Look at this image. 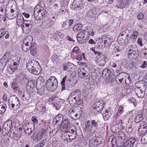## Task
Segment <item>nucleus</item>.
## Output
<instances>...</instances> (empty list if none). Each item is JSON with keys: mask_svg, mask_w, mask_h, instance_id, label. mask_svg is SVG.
I'll return each instance as SVG.
<instances>
[{"mask_svg": "<svg viewBox=\"0 0 147 147\" xmlns=\"http://www.w3.org/2000/svg\"><path fill=\"white\" fill-rule=\"evenodd\" d=\"M32 121L33 122L34 128V125L38 123V121L36 119V117L33 116L31 119Z\"/></svg>", "mask_w": 147, "mask_h": 147, "instance_id": "4d7b16f0", "label": "nucleus"}, {"mask_svg": "<svg viewBox=\"0 0 147 147\" xmlns=\"http://www.w3.org/2000/svg\"><path fill=\"white\" fill-rule=\"evenodd\" d=\"M123 123L122 121L118 118L116 119L115 124L113 127L112 131L117 135V136L121 139H125L124 134L121 131V129L124 130L125 127L123 125Z\"/></svg>", "mask_w": 147, "mask_h": 147, "instance_id": "f03ea898", "label": "nucleus"}, {"mask_svg": "<svg viewBox=\"0 0 147 147\" xmlns=\"http://www.w3.org/2000/svg\"><path fill=\"white\" fill-rule=\"evenodd\" d=\"M82 28V24H77L74 26L73 28V30L74 31L78 32L80 31Z\"/></svg>", "mask_w": 147, "mask_h": 147, "instance_id": "79ce46f5", "label": "nucleus"}, {"mask_svg": "<svg viewBox=\"0 0 147 147\" xmlns=\"http://www.w3.org/2000/svg\"><path fill=\"white\" fill-rule=\"evenodd\" d=\"M81 2V0H75L73 1V3L72 4L73 6L74 7V8H77L78 7H81L82 4L80 3Z\"/></svg>", "mask_w": 147, "mask_h": 147, "instance_id": "72a5a7b5", "label": "nucleus"}, {"mask_svg": "<svg viewBox=\"0 0 147 147\" xmlns=\"http://www.w3.org/2000/svg\"><path fill=\"white\" fill-rule=\"evenodd\" d=\"M70 76L69 75H65L62 79L61 82V91H63L65 89V85L69 88L74 86L72 81L71 80Z\"/></svg>", "mask_w": 147, "mask_h": 147, "instance_id": "1a4fd4ad", "label": "nucleus"}, {"mask_svg": "<svg viewBox=\"0 0 147 147\" xmlns=\"http://www.w3.org/2000/svg\"><path fill=\"white\" fill-rule=\"evenodd\" d=\"M20 60L18 56L12 55L10 57L9 54H6L4 55L2 57L0 62V71H2L6 65H16L18 61Z\"/></svg>", "mask_w": 147, "mask_h": 147, "instance_id": "f257e3e1", "label": "nucleus"}, {"mask_svg": "<svg viewBox=\"0 0 147 147\" xmlns=\"http://www.w3.org/2000/svg\"><path fill=\"white\" fill-rule=\"evenodd\" d=\"M16 22L17 25L19 27L22 26L24 23V21L22 15L18 14L17 16Z\"/></svg>", "mask_w": 147, "mask_h": 147, "instance_id": "393cba45", "label": "nucleus"}, {"mask_svg": "<svg viewBox=\"0 0 147 147\" xmlns=\"http://www.w3.org/2000/svg\"><path fill=\"white\" fill-rule=\"evenodd\" d=\"M44 5L42 2H40L34 9V16L36 20H40L45 15Z\"/></svg>", "mask_w": 147, "mask_h": 147, "instance_id": "7ed1b4c3", "label": "nucleus"}, {"mask_svg": "<svg viewBox=\"0 0 147 147\" xmlns=\"http://www.w3.org/2000/svg\"><path fill=\"white\" fill-rule=\"evenodd\" d=\"M13 138L15 140H18L20 138L21 134H20L13 133Z\"/></svg>", "mask_w": 147, "mask_h": 147, "instance_id": "09e8293b", "label": "nucleus"}, {"mask_svg": "<svg viewBox=\"0 0 147 147\" xmlns=\"http://www.w3.org/2000/svg\"><path fill=\"white\" fill-rule=\"evenodd\" d=\"M136 51H134V48L133 47L132 45H131L126 50V53L128 54H129V53H134Z\"/></svg>", "mask_w": 147, "mask_h": 147, "instance_id": "49530a36", "label": "nucleus"}, {"mask_svg": "<svg viewBox=\"0 0 147 147\" xmlns=\"http://www.w3.org/2000/svg\"><path fill=\"white\" fill-rule=\"evenodd\" d=\"M140 127H143V129L147 130V124L145 121H143L140 124Z\"/></svg>", "mask_w": 147, "mask_h": 147, "instance_id": "e2e57ef3", "label": "nucleus"}, {"mask_svg": "<svg viewBox=\"0 0 147 147\" xmlns=\"http://www.w3.org/2000/svg\"><path fill=\"white\" fill-rule=\"evenodd\" d=\"M58 98V97L55 96H52L48 100V104L50 105H53L54 103L57 102Z\"/></svg>", "mask_w": 147, "mask_h": 147, "instance_id": "c9c22d12", "label": "nucleus"}, {"mask_svg": "<svg viewBox=\"0 0 147 147\" xmlns=\"http://www.w3.org/2000/svg\"><path fill=\"white\" fill-rule=\"evenodd\" d=\"M44 81L43 78L42 77H39L37 79V85L36 86H39L40 88L44 87L43 84L42 82Z\"/></svg>", "mask_w": 147, "mask_h": 147, "instance_id": "f704fd0d", "label": "nucleus"}, {"mask_svg": "<svg viewBox=\"0 0 147 147\" xmlns=\"http://www.w3.org/2000/svg\"><path fill=\"white\" fill-rule=\"evenodd\" d=\"M126 76V73L124 72L120 73L116 77V81L119 84H124Z\"/></svg>", "mask_w": 147, "mask_h": 147, "instance_id": "f3484780", "label": "nucleus"}, {"mask_svg": "<svg viewBox=\"0 0 147 147\" xmlns=\"http://www.w3.org/2000/svg\"><path fill=\"white\" fill-rule=\"evenodd\" d=\"M105 106L104 102L103 100H100L95 103V105L94 109H96L97 111L100 112L102 109Z\"/></svg>", "mask_w": 147, "mask_h": 147, "instance_id": "aec40b11", "label": "nucleus"}, {"mask_svg": "<svg viewBox=\"0 0 147 147\" xmlns=\"http://www.w3.org/2000/svg\"><path fill=\"white\" fill-rule=\"evenodd\" d=\"M11 88L13 90V91L16 92L18 89V87L17 86V84L15 82L13 83L11 85Z\"/></svg>", "mask_w": 147, "mask_h": 147, "instance_id": "5fc2aeb1", "label": "nucleus"}, {"mask_svg": "<svg viewBox=\"0 0 147 147\" xmlns=\"http://www.w3.org/2000/svg\"><path fill=\"white\" fill-rule=\"evenodd\" d=\"M133 130L132 127L129 125H127L126 129V131L127 134L131 133Z\"/></svg>", "mask_w": 147, "mask_h": 147, "instance_id": "13d9d810", "label": "nucleus"}, {"mask_svg": "<svg viewBox=\"0 0 147 147\" xmlns=\"http://www.w3.org/2000/svg\"><path fill=\"white\" fill-rule=\"evenodd\" d=\"M8 104L10 107L14 108L15 110H18L20 107V104L19 100L15 96H11L8 100Z\"/></svg>", "mask_w": 147, "mask_h": 147, "instance_id": "9b49d317", "label": "nucleus"}, {"mask_svg": "<svg viewBox=\"0 0 147 147\" xmlns=\"http://www.w3.org/2000/svg\"><path fill=\"white\" fill-rule=\"evenodd\" d=\"M147 132V130L146 129H143V127H140L138 129V134L140 136H143Z\"/></svg>", "mask_w": 147, "mask_h": 147, "instance_id": "e433bc0d", "label": "nucleus"}, {"mask_svg": "<svg viewBox=\"0 0 147 147\" xmlns=\"http://www.w3.org/2000/svg\"><path fill=\"white\" fill-rule=\"evenodd\" d=\"M117 61L116 60L113 61L110 63V65L111 67L115 68L117 66Z\"/></svg>", "mask_w": 147, "mask_h": 147, "instance_id": "603ef678", "label": "nucleus"}, {"mask_svg": "<svg viewBox=\"0 0 147 147\" xmlns=\"http://www.w3.org/2000/svg\"><path fill=\"white\" fill-rule=\"evenodd\" d=\"M98 124L97 121L93 119H89L86 121L84 123L83 130L84 132L89 133L91 132L93 128H97Z\"/></svg>", "mask_w": 147, "mask_h": 147, "instance_id": "0eeeda50", "label": "nucleus"}, {"mask_svg": "<svg viewBox=\"0 0 147 147\" xmlns=\"http://www.w3.org/2000/svg\"><path fill=\"white\" fill-rule=\"evenodd\" d=\"M63 119V116L61 114H58L55 117V120L56 123H57L59 121H61Z\"/></svg>", "mask_w": 147, "mask_h": 147, "instance_id": "c03bdc74", "label": "nucleus"}, {"mask_svg": "<svg viewBox=\"0 0 147 147\" xmlns=\"http://www.w3.org/2000/svg\"><path fill=\"white\" fill-rule=\"evenodd\" d=\"M53 105L54 107H55L57 110H58L61 107L60 103L58 102H57V101L56 102H55V103H54Z\"/></svg>", "mask_w": 147, "mask_h": 147, "instance_id": "6e6d98bb", "label": "nucleus"}, {"mask_svg": "<svg viewBox=\"0 0 147 147\" xmlns=\"http://www.w3.org/2000/svg\"><path fill=\"white\" fill-rule=\"evenodd\" d=\"M22 98L24 100H26L30 98V96L29 94L28 95V94H25L23 95Z\"/></svg>", "mask_w": 147, "mask_h": 147, "instance_id": "0e129e2a", "label": "nucleus"}, {"mask_svg": "<svg viewBox=\"0 0 147 147\" xmlns=\"http://www.w3.org/2000/svg\"><path fill=\"white\" fill-rule=\"evenodd\" d=\"M97 141L96 140L94 139H93L89 141V144H92L94 145H96L97 144L96 142Z\"/></svg>", "mask_w": 147, "mask_h": 147, "instance_id": "338daca9", "label": "nucleus"}, {"mask_svg": "<svg viewBox=\"0 0 147 147\" xmlns=\"http://www.w3.org/2000/svg\"><path fill=\"white\" fill-rule=\"evenodd\" d=\"M37 93L39 95H41L44 94L45 87L40 88L39 86H36Z\"/></svg>", "mask_w": 147, "mask_h": 147, "instance_id": "4c0bfd02", "label": "nucleus"}, {"mask_svg": "<svg viewBox=\"0 0 147 147\" xmlns=\"http://www.w3.org/2000/svg\"><path fill=\"white\" fill-rule=\"evenodd\" d=\"M39 64L36 60L33 59L29 61L27 63L26 67L30 72L36 75H38L41 72L40 69L36 68V66Z\"/></svg>", "mask_w": 147, "mask_h": 147, "instance_id": "423d86ee", "label": "nucleus"}, {"mask_svg": "<svg viewBox=\"0 0 147 147\" xmlns=\"http://www.w3.org/2000/svg\"><path fill=\"white\" fill-rule=\"evenodd\" d=\"M15 127L14 123H13L11 120H8L5 122L3 125V128L7 131L10 130Z\"/></svg>", "mask_w": 147, "mask_h": 147, "instance_id": "a211bd4d", "label": "nucleus"}, {"mask_svg": "<svg viewBox=\"0 0 147 147\" xmlns=\"http://www.w3.org/2000/svg\"><path fill=\"white\" fill-rule=\"evenodd\" d=\"M123 106L120 105L117 111V114H119V116L122 114L123 112Z\"/></svg>", "mask_w": 147, "mask_h": 147, "instance_id": "3c124183", "label": "nucleus"}, {"mask_svg": "<svg viewBox=\"0 0 147 147\" xmlns=\"http://www.w3.org/2000/svg\"><path fill=\"white\" fill-rule=\"evenodd\" d=\"M33 41V38L30 35L27 36L24 40L23 42L27 44L28 45L30 46L33 44L32 43Z\"/></svg>", "mask_w": 147, "mask_h": 147, "instance_id": "bb28decb", "label": "nucleus"}, {"mask_svg": "<svg viewBox=\"0 0 147 147\" xmlns=\"http://www.w3.org/2000/svg\"><path fill=\"white\" fill-rule=\"evenodd\" d=\"M31 47L23 42L22 46V50L24 52L27 51L30 49Z\"/></svg>", "mask_w": 147, "mask_h": 147, "instance_id": "37998d69", "label": "nucleus"}, {"mask_svg": "<svg viewBox=\"0 0 147 147\" xmlns=\"http://www.w3.org/2000/svg\"><path fill=\"white\" fill-rule=\"evenodd\" d=\"M81 95V92L78 89L76 90L71 92L68 96V100L70 104L75 103L77 100Z\"/></svg>", "mask_w": 147, "mask_h": 147, "instance_id": "9d476101", "label": "nucleus"}, {"mask_svg": "<svg viewBox=\"0 0 147 147\" xmlns=\"http://www.w3.org/2000/svg\"><path fill=\"white\" fill-rule=\"evenodd\" d=\"M65 132L64 134L62 136V138L64 140H66L68 142H70L76 138L77 133L74 130L69 129V130Z\"/></svg>", "mask_w": 147, "mask_h": 147, "instance_id": "6e6552de", "label": "nucleus"}, {"mask_svg": "<svg viewBox=\"0 0 147 147\" xmlns=\"http://www.w3.org/2000/svg\"><path fill=\"white\" fill-rule=\"evenodd\" d=\"M143 118V117L142 114H137L135 119V122L138 123L142 121Z\"/></svg>", "mask_w": 147, "mask_h": 147, "instance_id": "ea45409f", "label": "nucleus"}, {"mask_svg": "<svg viewBox=\"0 0 147 147\" xmlns=\"http://www.w3.org/2000/svg\"><path fill=\"white\" fill-rule=\"evenodd\" d=\"M36 107L38 111L44 112L45 111L46 107L44 105L42 104L41 102H38L36 105Z\"/></svg>", "mask_w": 147, "mask_h": 147, "instance_id": "c85d7f7f", "label": "nucleus"}, {"mask_svg": "<svg viewBox=\"0 0 147 147\" xmlns=\"http://www.w3.org/2000/svg\"><path fill=\"white\" fill-rule=\"evenodd\" d=\"M108 142L109 144H110L111 146V147L114 146L116 144V140L114 136H112L110 137L109 138Z\"/></svg>", "mask_w": 147, "mask_h": 147, "instance_id": "473e14b6", "label": "nucleus"}, {"mask_svg": "<svg viewBox=\"0 0 147 147\" xmlns=\"http://www.w3.org/2000/svg\"><path fill=\"white\" fill-rule=\"evenodd\" d=\"M58 85L57 78L54 76H51L46 82V88L47 90L53 92L55 90Z\"/></svg>", "mask_w": 147, "mask_h": 147, "instance_id": "39448f33", "label": "nucleus"}, {"mask_svg": "<svg viewBox=\"0 0 147 147\" xmlns=\"http://www.w3.org/2000/svg\"><path fill=\"white\" fill-rule=\"evenodd\" d=\"M112 41L113 39L111 37L103 36L99 38L98 42L96 46L98 48L101 49L108 47L111 45Z\"/></svg>", "mask_w": 147, "mask_h": 147, "instance_id": "20e7f679", "label": "nucleus"}, {"mask_svg": "<svg viewBox=\"0 0 147 147\" xmlns=\"http://www.w3.org/2000/svg\"><path fill=\"white\" fill-rule=\"evenodd\" d=\"M111 71L109 69H106L102 72V76L103 78L107 79L110 77Z\"/></svg>", "mask_w": 147, "mask_h": 147, "instance_id": "a878e982", "label": "nucleus"}, {"mask_svg": "<svg viewBox=\"0 0 147 147\" xmlns=\"http://www.w3.org/2000/svg\"><path fill=\"white\" fill-rule=\"evenodd\" d=\"M36 45V43H33L30 48V53L32 56H34L36 54L37 51Z\"/></svg>", "mask_w": 147, "mask_h": 147, "instance_id": "cd10ccee", "label": "nucleus"}, {"mask_svg": "<svg viewBox=\"0 0 147 147\" xmlns=\"http://www.w3.org/2000/svg\"><path fill=\"white\" fill-rule=\"evenodd\" d=\"M136 54V52H135L134 53H129V54H128V57L131 59H132L133 58L135 59L136 57V56H135Z\"/></svg>", "mask_w": 147, "mask_h": 147, "instance_id": "bf43d9fd", "label": "nucleus"}, {"mask_svg": "<svg viewBox=\"0 0 147 147\" xmlns=\"http://www.w3.org/2000/svg\"><path fill=\"white\" fill-rule=\"evenodd\" d=\"M139 35L138 32L137 31H134L131 36H130V38L132 40H135Z\"/></svg>", "mask_w": 147, "mask_h": 147, "instance_id": "de8ad7c7", "label": "nucleus"}, {"mask_svg": "<svg viewBox=\"0 0 147 147\" xmlns=\"http://www.w3.org/2000/svg\"><path fill=\"white\" fill-rule=\"evenodd\" d=\"M58 56L56 55H53L51 57V59L52 61L54 62L58 61Z\"/></svg>", "mask_w": 147, "mask_h": 147, "instance_id": "680f3d73", "label": "nucleus"}, {"mask_svg": "<svg viewBox=\"0 0 147 147\" xmlns=\"http://www.w3.org/2000/svg\"><path fill=\"white\" fill-rule=\"evenodd\" d=\"M67 70L68 71L70 70V69H71L72 67L74 66V65L73 64L71 63L70 62H68L67 63Z\"/></svg>", "mask_w": 147, "mask_h": 147, "instance_id": "774afa93", "label": "nucleus"}, {"mask_svg": "<svg viewBox=\"0 0 147 147\" xmlns=\"http://www.w3.org/2000/svg\"><path fill=\"white\" fill-rule=\"evenodd\" d=\"M34 81H29L28 82L27 86L28 87L30 88H32L34 87Z\"/></svg>", "mask_w": 147, "mask_h": 147, "instance_id": "052dcab7", "label": "nucleus"}, {"mask_svg": "<svg viewBox=\"0 0 147 147\" xmlns=\"http://www.w3.org/2000/svg\"><path fill=\"white\" fill-rule=\"evenodd\" d=\"M6 108V105L4 102H0V114H3L5 113Z\"/></svg>", "mask_w": 147, "mask_h": 147, "instance_id": "2f4dec72", "label": "nucleus"}, {"mask_svg": "<svg viewBox=\"0 0 147 147\" xmlns=\"http://www.w3.org/2000/svg\"><path fill=\"white\" fill-rule=\"evenodd\" d=\"M86 31L84 30H82L80 31L77 34L76 38L78 42L80 44L83 43L84 41V34Z\"/></svg>", "mask_w": 147, "mask_h": 147, "instance_id": "6ab92c4d", "label": "nucleus"}, {"mask_svg": "<svg viewBox=\"0 0 147 147\" xmlns=\"http://www.w3.org/2000/svg\"><path fill=\"white\" fill-rule=\"evenodd\" d=\"M102 116L104 119L105 121H106L109 118L110 115L108 111L106 110L103 112Z\"/></svg>", "mask_w": 147, "mask_h": 147, "instance_id": "58836bf2", "label": "nucleus"}, {"mask_svg": "<svg viewBox=\"0 0 147 147\" xmlns=\"http://www.w3.org/2000/svg\"><path fill=\"white\" fill-rule=\"evenodd\" d=\"M45 136L46 133L45 130L43 129H42L36 135V138H35L34 140L36 141H40L45 137Z\"/></svg>", "mask_w": 147, "mask_h": 147, "instance_id": "5701e85b", "label": "nucleus"}, {"mask_svg": "<svg viewBox=\"0 0 147 147\" xmlns=\"http://www.w3.org/2000/svg\"><path fill=\"white\" fill-rule=\"evenodd\" d=\"M75 108H71L69 111V114L71 117L75 120H78L80 119L82 114V111L80 110L78 111L77 113H75Z\"/></svg>", "mask_w": 147, "mask_h": 147, "instance_id": "4468645a", "label": "nucleus"}, {"mask_svg": "<svg viewBox=\"0 0 147 147\" xmlns=\"http://www.w3.org/2000/svg\"><path fill=\"white\" fill-rule=\"evenodd\" d=\"M70 121L67 118H65L62 122V125L61 126L59 125H58V127L60 130L63 132H65L69 130L68 128L70 125Z\"/></svg>", "mask_w": 147, "mask_h": 147, "instance_id": "2eb2a0df", "label": "nucleus"}, {"mask_svg": "<svg viewBox=\"0 0 147 147\" xmlns=\"http://www.w3.org/2000/svg\"><path fill=\"white\" fill-rule=\"evenodd\" d=\"M141 52L143 53L144 58L146 59L147 58V49L145 48H144L142 49Z\"/></svg>", "mask_w": 147, "mask_h": 147, "instance_id": "69168bd1", "label": "nucleus"}, {"mask_svg": "<svg viewBox=\"0 0 147 147\" xmlns=\"http://www.w3.org/2000/svg\"><path fill=\"white\" fill-rule=\"evenodd\" d=\"M88 72L83 68H81L80 69V71L79 72V76L82 78L87 76L88 75Z\"/></svg>", "mask_w": 147, "mask_h": 147, "instance_id": "7c9ffc66", "label": "nucleus"}, {"mask_svg": "<svg viewBox=\"0 0 147 147\" xmlns=\"http://www.w3.org/2000/svg\"><path fill=\"white\" fill-rule=\"evenodd\" d=\"M126 38H125V39L124 40L123 39H122L123 41L124 42L125 44H127L130 41V36H129L128 34H127L126 35Z\"/></svg>", "mask_w": 147, "mask_h": 147, "instance_id": "864d4df0", "label": "nucleus"}, {"mask_svg": "<svg viewBox=\"0 0 147 147\" xmlns=\"http://www.w3.org/2000/svg\"><path fill=\"white\" fill-rule=\"evenodd\" d=\"M144 84L137 82L135 84V88L134 89L135 92L137 96L140 98L143 97L144 93L142 89L140 88L142 86H144Z\"/></svg>", "mask_w": 147, "mask_h": 147, "instance_id": "f8f14e48", "label": "nucleus"}, {"mask_svg": "<svg viewBox=\"0 0 147 147\" xmlns=\"http://www.w3.org/2000/svg\"><path fill=\"white\" fill-rule=\"evenodd\" d=\"M46 141V139H44L42 140L40 142L36 144L34 147H42L45 143Z\"/></svg>", "mask_w": 147, "mask_h": 147, "instance_id": "a18cd8bd", "label": "nucleus"}, {"mask_svg": "<svg viewBox=\"0 0 147 147\" xmlns=\"http://www.w3.org/2000/svg\"><path fill=\"white\" fill-rule=\"evenodd\" d=\"M20 61H18L16 65H9V67H7L6 69L7 72L9 74H12L16 70V66L19 64V62Z\"/></svg>", "mask_w": 147, "mask_h": 147, "instance_id": "b1692460", "label": "nucleus"}, {"mask_svg": "<svg viewBox=\"0 0 147 147\" xmlns=\"http://www.w3.org/2000/svg\"><path fill=\"white\" fill-rule=\"evenodd\" d=\"M63 36L62 33L58 31H56L53 35V37L55 39H58L60 38H62Z\"/></svg>", "mask_w": 147, "mask_h": 147, "instance_id": "c756f323", "label": "nucleus"}, {"mask_svg": "<svg viewBox=\"0 0 147 147\" xmlns=\"http://www.w3.org/2000/svg\"><path fill=\"white\" fill-rule=\"evenodd\" d=\"M76 104L78 105H82L83 104V100L82 98H79L78 100L76 101L75 103L73 104Z\"/></svg>", "mask_w": 147, "mask_h": 147, "instance_id": "8fccbe9b", "label": "nucleus"}, {"mask_svg": "<svg viewBox=\"0 0 147 147\" xmlns=\"http://www.w3.org/2000/svg\"><path fill=\"white\" fill-rule=\"evenodd\" d=\"M95 61L98 65L103 67L107 61L106 57L104 55H100L97 56Z\"/></svg>", "mask_w": 147, "mask_h": 147, "instance_id": "dca6fc26", "label": "nucleus"}, {"mask_svg": "<svg viewBox=\"0 0 147 147\" xmlns=\"http://www.w3.org/2000/svg\"><path fill=\"white\" fill-rule=\"evenodd\" d=\"M136 141L134 138L131 137L123 143L124 147H133L134 143Z\"/></svg>", "mask_w": 147, "mask_h": 147, "instance_id": "412c9836", "label": "nucleus"}, {"mask_svg": "<svg viewBox=\"0 0 147 147\" xmlns=\"http://www.w3.org/2000/svg\"><path fill=\"white\" fill-rule=\"evenodd\" d=\"M125 79L124 81V84L125 83L126 85H128L131 84V80L129 74L126 73Z\"/></svg>", "mask_w": 147, "mask_h": 147, "instance_id": "a19ab883", "label": "nucleus"}, {"mask_svg": "<svg viewBox=\"0 0 147 147\" xmlns=\"http://www.w3.org/2000/svg\"><path fill=\"white\" fill-rule=\"evenodd\" d=\"M53 21L52 20L48 19L43 22L41 24V27L43 29H46L53 25Z\"/></svg>", "mask_w": 147, "mask_h": 147, "instance_id": "4be33fe9", "label": "nucleus"}, {"mask_svg": "<svg viewBox=\"0 0 147 147\" xmlns=\"http://www.w3.org/2000/svg\"><path fill=\"white\" fill-rule=\"evenodd\" d=\"M33 22L32 20H24V23L21 26L23 31L28 33L30 31L32 28Z\"/></svg>", "mask_w": 147, "mask_h": 147, "instance_id": "ddd939ff", "label": "nucleus"}]
</instances>
